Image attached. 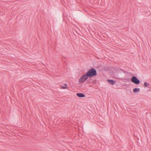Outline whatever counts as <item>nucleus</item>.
Segmentation results:
<instances>
[{
	"label": "nucleus",
	"mask_w": 151,
	"mask_h": 151,
	"mask_svg": "<svg viewBox=\"0 0 151 151\" xmlns=\"http://www.w3.org/2000/svg\"><path fill=\"white\" fill-rule=\"evenodd\" d=\"M86 73L88 78H91L97 75L96 70L94 68H92L88 71Z\"/></svg>",
	"instance_id": "nucleus-1"
},
{
	"label": "nucleus",
	"mask_w": 151,
	"mask_h": 151,
	"mask_svg": "<svg viewBox=\"0 0 151 151\" xmlns=\"http://www.w3.org/2000/svg\"><path fill=\"white\" fill-rule=\"evenodd\" d=\"M88 78L86 74L83 75L80 78L79 80V82L80 83H83L86 81Z\"/></svg>",
	"instance_id": "nucleus-2"
},
{
	"label": "nucleus",
	"mask_w": 151,
	"mask_h": 151,
	"mask_svg": "<svg viewBox=\"0 0 151 151\" xmlns=\"http://www.w3.org/2000/svg\"><path fill=\"white\" fill-rule=\"evenodd\" d=\"M131 81V82L136 84H139L140 83L139 80L136 77L134 76L132 77Z\"/></svg>",
	"instance_id": "nucleus-3"
},
{
	"label": "nucleus",
	"mask_w": 151,
	"mask_h": 151,
	"mask_svg": "<svg viewBox=\"0 0 151 151\" xmlns=\"http://www.w3.org/2000/svg\"><path fill=\"white\" fill-rule=\"evenodd\" d=\"M76 95L78 97L80 98H83L85 96V95L82 93H77Z\"/></svg>",
	"instance_id": "nucleus-4"
},
{
	"label": "nucleus",
	"mask_w": 151,
	"mask_h": 151,
	"mask_svg": "<svg viewBox=\"0 0 151 151\" xmlns=\"http://www.w3.org/2000/svg\"><path fill=\"white\" fill-rule=\"evenodd\" d=\"M107 81L108 83L112 85H114L116 83V81H114L113 80H108Z\"/></svg>",
	"instance_id": "nucleus-5"
},
{
	"label": "nucleus",
	"mask_w": 151,
	"mask_h": 151,
	"mask_svg": "<svg viewBox=\"0 0 151 151\" xmlns=\"http://www.w3.org/2000/svg\"><path fill=\"white\" fill-rule=\"evenodd\" d=\"M139 88H135L133 89V91L134 93H136L138 92H139Z\"/></svg>",
	"instance_id": "nucleus-6"
},
{
	"label": "nucleus",
	"mask_w": 151,
	"mask_h": 151,
	"mask_svg": "<svg viewBox=\"0 0 151 151\" xmlns=\"http://www.w3.org/2000/svg\"><path fill=\"white\" fill-rule=\"evenodd\" d=\"M149 83H147V82H145L144 83V86L145 87H147L148 86H149Z\"/></svg>",
	"instance_id": "nucleus-7"
},
{
	"label": "nucleus",
	"mask_w": 151,
	"mask_h": 151,
	"mask_svg": "<svg viewBox=\"0 0 151 151\" xmlns=\"http://www.w3.org/2000/svg\"><path fill=\"white\" fill-rule=\"evenodd\" d=\"M60 86L63 89H66V88L68 89V88L66 86L64 87V86H62V85H61Z\"/></svg>",
	"instance_id": "nucleus-8"
},
{
	"label": "nucleus",
	"mask_w": 151,
	"mask_h": 151,
	"mask_svg": "<svg viewBox=\"0 0 151 151\" xmlns=\"http://www.w3.org/2000/svg\"><path fill=\"white\" fill-rule=\"evenodd\" d=\"M64 86L66 87V86H67V84H64Z\"/></svg>",
	"instance_id": "nucleus-9"
}]
</instances>
